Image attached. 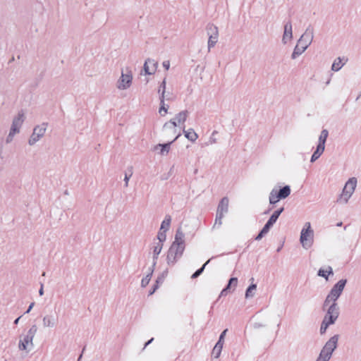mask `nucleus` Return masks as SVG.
<instances>
[{"mask_svg":"<svg viewBox=\"0 0 361 361\" xmlns=\"http://www.w3.org/2000/svg\"><path fill=\"white\" fill-rule=\"evenodd\" d=\"M185 235L180 228L176 231L174 241L170 246L166 256L169 266H173L180 259L185 250Z\"/></svg>","mask_w":361,"mask_h":361,"instance_id":"obj_1","label":"nucleus"},{"mask_svg":"<svg viewBox=\"0 0 361 361\" xmlns=\"http://www.w3.org/2000/svg\"><path fill=\"white\" fill-rule=\"evenodd\" d=\"M338 335L331 337L324 344L316 361H329L338 346Z\"/></svg>","mask_w":361,"mask_h":361,"instance_id":"obj_2","label":"nucleus"},{"mask_svg":"<svg viewBox=\"0 0 361 361\" xmlns=\"http://www.w3.org/2000/svg\"><path fill=\"white\" fill-rule=\"evenodd\" d=\"M346 283V279H341L333 286L324 302V307L331 302L337 303L336 301L343 291Z\"/></svg>","mask_w":361,"mask_h":361,"instance_id":"obj_3","label":"nucleus"},{"mask_svg":"<svg viewBox=\"0 0 361 361\" xmlns=\"http://www.w3.org/2000/svg\"><path fill=\"white\" fill-rule=\"evenodd\" d=\"M314 241V231L311 228L310 222H306L303 228L301 231L300 242L303 248L305 250L309 249L313 244Z\"/></svg>","mask_w":361,"mask_h":361,"instance_id":"obj_4","label":"nucleus"},{"mask_svg":"<svg viewBox=\"0 0 361 361\" xmlns=\"http://www.w3.org/2000/svg\"><path fill=\"white\" fill-rule=\"evenodd\" d=\"M357 185V179L355 178H350L345 183L342 193L337 199V202L346 204L352 195L353 194Z\"/></svg>","mask_w":361,"mask_h":361,"instance_id":"obj_5","label":"nucleus"},{"mask_svg":"<svg viewBox=\"0 0 361 361\" xmlns=\"http://www.w3.org/2000/svg\"><path fill=\"white\" fill-rule=\"evenodd\" d=\"M133 83V74L129 68L121 71V75L118 79L116 86L119 90H126L130 87Z\"/></svg>","mask_w":361,"mask_h":361,"instance_id":"obj_6","label":"nucleus"},{"mask_svg":"<svg viewBox=\"0 0 361 361\" xmlns=\"http://www.w3.org/2000/svg\"><path fill=\"white\" fill-rule=\"evenodd\" d=\"M47 123H42L34 128L32 133L28 140L29 145L33 146L44 137L47 131Z\"/></svg>","mask_w":361,"mask_h":361,"instance_id":"obj_7","label":"nucleus"},{"mask_svg":"<svg viewBox=\"0 0 361 361\" xmlns=\"http://www.w3.org/2000/svg\"><path fill=\"white\" fill-rule=\"evenodd\" d=\"M33 340V338L27 334L20 335L19 336L18 345V350L22 352H25V353H28L34 345Z\"/></svg>","mask_w":361,"mask_h":361,"instance_id":"obj_8","label":"nucleus"},{"mask_svg":"<svg viewBox=\"0 0 361 361\" xmlns=\"http://www.w3.org/2000/svg\"><path fill=\"white\" fill-rule=\"evenodd\" d=\"M25 120V113L23 110H20L18 112L17 115L15 116L12 121L11 128L15 130H18L20 133L21 126H23Z\"/></svg>","mask_w":361,"mask_h":361,"instance_id":"obj_9","label":"nucleus"},{"mask_svg":"<svg viewBox=\"0 0 361 361\" xmlns=\"http://www.w3.org/2000/svg\"><path fill=\"white\" fill-rule=\"evenodd\" d=\"M180 133H178L171 142H169L168 143H166V144H158V145H156L153 147V151L157 152V151L159 150V153L161 156H165V155L168 154V153L170 151L171 145L175 140H176L180 137Z\"/></svg>","mask_w":361,"mask_h":361,"instance_id":"obj_10","label":"nucleus"},{"mask_svg":"<svg viewBox=\"0 0 361 361\" xmlns=\"http://www.w3.org/2000/svg\"><path fill=\"white\" fill-rule=\"evenodd\" d=\"M157 62L152 59H147L144 63L143 69L146 75H153L157 68Z\"/></svg>","mask_w":361,"mask_h":361,"instance_id":"obj_11","label":"nucleus"},{"mask_svg":"<svg viewBox=\"0 0 361 361\" xmlns=\"http://www.w3.org/2000/svg\"><path fill=\"white\" fill-rule=\"evenodd\" d=\"M314 37L313 29L310 27H307L304 34L300 37L298 40V44L305 42L307 48L311 44Z\"/></svg>","mask_w":361,"mask_h":361,"instance_id":"obj_12","label":"nucleus"},{"mask_svg":"<svg viewBox=\"0 0 361 361\" xmlns=\"http://www.w3.org/2000/svg\"><path fill=\"white\" fill-rule=\"evenodd\" d=\"M58 319L53 315L46 314L42 317V326L53 329L56 326Z\"/></svg>","mask_w":361,"mask_h":361,"instance_id":"obj_13","label":"nucleus"},{"mask_svg":"<svg viewBox=\"0 0 361 361\" xmlns=\"http://www.w3.org/2000/svg\"><path fill=\"white\" fill-rule=\"evenodd\" d=\"M293 38L292 23L290 21L287 22L284 25V32L282 37V42L286 44Z\"/></svg>","mask_w":361,"mask_h":361,"instance_id":"obj_14","label":"nucleus"},{"mask_svg":"<svg viewBox=\"0 0 361 361\" xmlns=\"http://www.w3.org/2000/svg\"><path fill=\"white\" fill-rule=\"evenodd\" d=\"M212 32L209 35L208 39V51H209L211 48L214 47L218 39V28L216 26L211 25L209 28Z\"/></svg>","mask_w":361,"mask_h":361,"instance_id":"obj_15","label":"nucleus"},{"mask_svg":"<svg viewBox=\"0 0 361 361\" xmlns=\"http://www.w3.org/2000/svg\"><path fill=\"white\" fill-rule=\"evenodd\" d=\"M163 128L166 135L171 134L175 135L177 133V123L171 119L164 125Z\"/></svg>","mask_w":361,"mask_h":361,"instance_id":"obj_16","label":"nucleus"},{"mask_svg":"<svg viewBox=\"0 0 361 361\" xmlns=\"http://www.w3.org/2000/svg\"><path fill=\"white\" fill-rule=\"evenodd\" d=\"M229 200L227 197H223L217 207L216 213L224 215L228 211Z\"/></svg>","mask_w":361,"mask_h":361,"instance_id":"obj_17","label":"nucleus"},{"mask_svg":"<svg viewBox=\"0 0 361 361\" xmlns=\"http://www.w3.org/2000/svg\"><path fill=\"white\" fill-rule=\"evenodd\" d=\"M163 248V243L161 242H157L152 247V254H153V263L152 267H154L157 264V261L159 254L161 253Z\"/></svg>","mask_w":361,"mask_h":361,"instance_id":"obj_18","label":"nucleus"},{"mask_svg":"<svg viewBox=\"0 0 361 361\" xmlns=\"http://www.w3.org/2000/svg\"><path fill=\"white\" fill-rule=\"evenodd\" d=\"M326 315L330 316L333 318L338 319L339 316V307L337 303L331 302L329 307Z\"/></svg>","mask_w":361,"mask_h":361,"instance_id":"obj_19","label":"nucleus"},{"mask_svg":"<svg viewBox=\"0 0 361 361\" xmlns=\"http://www.w3.org/2000/svg\"><path fill=\"white\" fill-rule=\"evenodd\" d=\"M274 224L271 223V221H267L266 223V224L264 225V226L263 227V228L261 230V231L259 232V233L256 236L255 238V240H260L262 237L266 235L270 230L271 227L273 226Z\"/></svg>","mask_w":361,"mask_h":361,"instance_id":"obj_20","label":"nucleus"},{"mask_svg":"<svg viewBox=\"0 0 361 361\" xmlns=\"http://www.w3.org/2000/svg\"><path fill=\"white\" fill-rule=\"evenodd\" d=\"M307 49V46H300V44L295 47L293 52L291 55L292 59H295L298 56L301 55Z\"/></svg>","mask_w":361,"mask_h":361,"instance_id":"obj_21","label":"nucleus"},{"mask_svg":"<svg viewBox=\"0 0 361 361\" xmlns=\"http://www.w3.org/2000/svg\"><path fill=\"white\" fill-rule=\"evenodd\" d=\"M183 133L185 137L191 142H195L198 138L197 134L194 131L192 128H190L188 130H185V128H183Z\"/></svg>","mask_w":361,"mask_h":361,"instance_id":"obj_22","label":"nucleus"},{"mask_svg":"<svg viewBox=\"0 0 361 361\" xmlns=\"http://www.w3.org/2000/svg\"><path fill=\"white\" fill-rule=\"evenodd\" d=\"M329 135V132L326 129L322 130L319 137V144L317 146L322 147V149H325V142Z\"/></svg>","mask_w":361,"mask_h":361,"instance_id":"obj_23","label":"nucleus"},{"mask_svg":"<svg viewBox=\"0 0 361 361\" xmlns=\"http://www.w3.org/2000/svg\"><path fill=\"white\" fill-rule=\"evenodd\" d=\"M166 81L164 78L161 83L160 84L159 89H158V93L160 94L159 100H165V92H166Z\"/></svg>","mask_w":361,"mask_h":361,"instance_id":"obj_24","label":"nucleus"},{"mask_svg":"<svg viewBox=\"0 0 361 361\" xmlns=\"http://www.w3.org/2000/svg\"><path fill=\"white\" fill-rule=\"evenodd\" d=\"M171 221V216L169 215H166L161 224L160 231L166 232L170 228Z\"/></svg>","mask_w":361,"mask_h":361,"instance_id":"obj_25","label":"nucleus"},{"mask_svg":"<svg viewBox=\"0 0 361 361\" xmlns=\"http://www.w3.org/2000/svg\"><path fill=\"white\" fill-rule=\"evenodd\" d=\"M278 197L281 199H285L290 194V188L288 185H286L278 192Z\"/></svg>","mask_w":361,"mask_h":361,"instance_id":"obj_26","label":"nucleus"},{"mask_svg":"<svg viewBox=\"0 0 361 361\" xmlns=\"http://www.w3.org/2000/svg\"><path fill=\"white\" fill-rule=\"evenodd\" d=\"M188 116V111L187 110H185V111H182L180 112H179L178 114H176L175 119L178 121V123L179 124L183 123L186 121Z\"/></svg>","mask_w":361,"mask_h":361,"instance_id":"obj_27","label":"nucleus"},{"mask_svg":"<svg viewBox=\"0 0 361 361\" xmlns=\"http://www.w3.org/2000/svg\"><path fill=\"white\" fill-rule=\"evenodd\" d=\"M344 65L343 63H342V59L340 57L336 58L332 66H331V70L333 71H338Z\"/></svg>","mask_w":361,"mask_h":361,"instance_id":"obj_28","label":"nucleus"},{"mask_svg":"<svg viewBox=\"0 0 361 361\" xmlns=\"http://www.w3.org/2000/svg\"><path fill=\"white\" fill-rule=\"evenodd\" d=\"M324 149H322V147L317 146L316 150L313 153L311 157V162H314L317 159L319 158V157L323 154Z\"/></svg>","mask_w":361,"mask_h":361,"instance_id":"obj_29","label":"nucleus"},{"mask_svg":"<svg viewBox=\"0 0 361 361\" xmlns=\"http://www.w3.org/2000/svg\"><path fill=\"white\" fill-rule=\"evenodd\" d=\"M283 210H284V208L281 207L279 209L275 211L272 214V215L270 216V218L268 221H271V223L274 224L277 221L279 215L283 212Z\"/></svg>","mask_w":361,"mask_h":361,"instance_id":"obj_30","label":"nucleus"},{"mask_svg":"<svg viewBox=\"0 0 361 361\" xmlns=\"http://www.w3.org/2000/svg\"><path fill=\"white\" fill-rule=\"evenodd\" d=\"M232 281H235V286H236L237 283H238L237 278H231V279H230V280L228 281V283L226 286V287L225 288H224L222 290V291L221 292V296L226 295H227L228 290L230 289L231 286H232Z\"/></svg>","mask_w":361,"mask_h":361,"instance_id":"obj_31","label":"nucleus"},{"mask_svg":"<svg viewBox=\"0 0 361 361\" xmlns=\"http://www.w3.org/2000/svg\"><path fill=\"white\" fill-rule=\"evenodd\" d=\"M154 267H152V269H151L150 272L145 278H143L142 279V281H141L142 287L145 288L149 284V283L151 280V277L152 276L153 271H154Z\"/></svg>","mask_w":361,"mask_h":361,"instance_id":"obj_32","label":"nucleus"},{"mask_svg":"<svg viewBox=\"0 0 361 361\" xmlns=\"http://www.w3.org/2000/svg\"><path fill=\"white\" fill-rule=\"evenodd\" d=\"M256 289H257L256 284L250 285L246 290L245 298H252L255 295V291L256 290Z\"/></svg>","mask_w":361,"mask_h":361,"instance_id":"obj_33","label":"nucleus"},{"mask_svg":"<svg viewBox=\"0 0 361 361\" xmlns=\"http://www.w3.org/2000/svg\"><path fill=\"white\" fill-rule=\"evenodd\" d=\"M277 193L278 192L276 190H271V192H270V195H269L270 204H274L279 201V200L281 198L278 197Z\"/></svg>","mask_w":361,"mask_h":361,"instance_id":"obj_34","label":"nucleus"},{"mask_svg":"<svg viewBox=\"0 0 361 361\" xmlns=\"http://www.w3.org/2000/svg\"><path fill=\"white\" fill-rule=\"evenodd\" d=\"M328 274H333L332 268L331 267H328V270H324V269H320L318 271V275L319 276H322V277L325 278L326 280L328 279V277H327Z\"/></svg>","mask_w":361,"mask_h":361,"instance_id":"obj_35","label":"nucleus"},{"mask_svg":"<svg viewBox=\"0 0 361 361\" xmlns=\"http://www.w3.org/2000/svg\"><path fill=\"white\" fill-rule=\"evenodd\" d=\"M38 330V327L36 324H32L30 328L27 331L26 334L34 339L37 332Z\"/></svg>","mask_w":361,"mask_h":361,"instance_id":"obj_36","label":"nucleus"},{"mask_svg":"<svg viewBox=\"0 0 361 361\" xmlns=\"http://www.w3.org/2000/svg\"><path fill=\"white\" fill-rule=\"evenodd\" d=\"M222 348H223V346H221V345H219L216 344L215 346L214 347L213 350H212V355L215 358H218L220 356V355H221Z\"/></svg>","mask_w":361,"mask_h":361,"instance_id":"obj_37","label":"nucleus"},{"mask_svg":"<svg viewBox=\"0 0 361 361\" xmlns=\"http://www.w3.org/2000/svg\"><path fill=\"white\" fill-rule=\"evenodd\" d=\"M17 133H19V132H18V130H15L10 128L9 133L6 139V143L11 142L13 140L15 135Z\"/></svg>","mask_w":361,"mask_h":361,"instance_id":"obj_38","label":"nucleus"},{"mask_svg":"<svg viewBox=\"0 0 361 361\" xmlns=\"http://www.w3.org/2000/svg\"><path fill=\"white\" fill-rule=\"evenodd\" d=\"M160 108L159 109V113L161 116H165L167 114L168 108L165 106V100H160Z\"/></svg>","mask_w":361,"mask_h":361,"instance_id":"obj_39","label":"nucleus"},{"mask_svg":"<svg viewBox=\"0 0 361 361\" xmlns=\"http://www.w3.org/2000/svg\"><path fill=\"white\" fill-rule=\"evenodd\" d=\"M210 262V259L207 260L204 265L199 269H197L191 276L192 279L198 277L204 271L205 266Z\"/></svg>","mask_w":361,"mask_h":361,"instance_id":"obj_40","label":"nucleus"},{"mask_svg":"<svg viewBox=\"0 0 361 361\" xmlns=\"http://www.w3.org/2000/svg\"><path fill=\"white\" fill-rule=\"evenodd\" d=\"M336 321V319L333 318L332 316L330 317V316H327L325 314L322 322L324 323L328 324V325L329 326L331 324H334Z\"/></svg>","mask_w":361,"mask_h":361,"instance_id":"obj_41","label":"nucleus"},{"mask_svg":"<svg viewBox=\"0 0 361 361\" xmlns=\"http://www.w3.org/2000/svg\"><path fill=\"white\" fill-rule=\"evenodd\" d=\"M224 215H222L221 214H217L216 213V219H215L214 227H215L216 226H221V224H222V219L224 218Z\"/></svg>","mask_w":361,"mask_h":361,"instance_id":"obj_42","label":"nucleus"},{"mask_svg":"<svg viewBox=\"0 0 361 361\" xmlns=\"http://www.w3.org/2000/svg\"><path fill=\"white\" fill-rule=\"evenodd\" d=\"M226 332H227V329H225L224 331H222V333L221 334V335L219 336L218 342L216 343V345H219L221 346L224 345V337L226 336Z\"/></svg>","mask_w":361,"mask_h":361,"instance_id":"obj_43","label":"nucleus"},{"mask_svg":"<svg viewBox=\"0 0 361 361\" xmlns=\"http://www.w3.org/2000/svg\"><path fill=\"white\" fill-rule=\"evenodd\" d=\"M165 233L166 232L161 231H159L158 235H157V238L159 240V242H161V243H163V242L166 240V235Z\"/></svg>","mask_w":361,"mask_h":361,"instance_id":"obj_44","label":"nucleus"},{"mask_svg":"<svg viewBox=\"0 0 361 361\" xmlns=\"http://www.w3.org/2000/svg\"><path fill=\"white\" fill-rule=\"evenodd\" d=\"M167 274V271H166L164 273H163L161 276H159L157 279L156 280V283L160 284L164 282V280L165 279V276Z\"/></svg>","mask_w":361,"mask_h":361,"instance_id":"obj_45","label":"nucleus"},{"mask_svg":"<svg viewBox=\"0 0 361 361\" xmlns=\"http://www.w3.org/2000/svg\"><path fill=\"white\" fill-rule=\"evenodd\" d=\"M329 326L328 325V324H326V323H324L323 322H322V324H321V327H320V334H323L326 332V329H328Z\"/></svg>","mask_w":361,"mask_h":361,"instance_id":"obj_46","label":"nucleus"},{"mask_svg":"<svg viewBox=\"0 0 361 361\" xmlns=\"http://www.w3.org/2000/svg\"><path fill=\"white\" fill-rule=\"evenodd\" d=\"M130 176H131V175L128 176L126 173L125 174L124 181H125L126 187L128 186V182H129V179H130Z\"/></svg>","mask_w":361,"mask_h":361,"instance_id":"obj_47","label":"nucleus"},{"mask_svg":"<svg viewBox=\"0 0 361 361\" xmlns=\"http://www.w3.org/2000/svg\"><path fill=\"white\" fill-rule=\"evenodd\" d=\"M173 98H172V94L170 93V92H165V99L166 100H171Z\"/></svg>","mask_w":361,"mask_h":361,"instance_id":"obj_48","label":"nucleus"},{"mask_svg":"<svg viewBox=\"0 0 361 361\" xmlns=\"http://www.w3.org/2000/svg\"><path fill=\"white\" fill-rule=\"evenodd\" d=\"M163 66L165 68L166 70H168L170 67V63L169 61H165L163 62Z\"/></svg>","mask_w":361,"mask_h":361,"instance_id":"obj_49","label":"nucleus"},{"mask_svg":"<svg viewBox=\"0 0 361 361\" xmlns=\"http://www.w3.org/2000/svg\"><path fill=\"white\" fill-rule=\"evenodd\" d=\"M35 305V302H31L25 314H28Z\"/></svg>","mask_w":361,"mask_h":361,"instance_id":"obj_50","label":"nucleus"},{"mask_svg":"<svg viewBox=\"0 0 361 361\" xmlns=\"http://www.w3.org/2000/svg\"><path fill=\"white\" fill-rule=\"evenodd\" d=\"M159 284L155 283L154 285L152 290L149 292V295H152L156 291V290L159 288Z\"/></svg>","mask_w":361,"mask_h":361,"instance_id":"obj_51","label":"nucleus"},{"mask_svg":"<svg viewBox=\"0 0 361 361\" xmlns=\"http://www.w3.org/2000/svg\"><path fill=\"white\" fill-rule=\"evenodd\" d=\"M264 326H265L264 324H260V323H255L254 324V328L255 329H258V328H260V327H263Z\"/></svg>","mask_w":361,"mask_h":361,"instance_id":"obj_52","label":"nucleus"},{"mask_svg":"<svg viewBox=\"0 0 361 361\" xmlns=\"http://www.w3.org/2000/svg\"><path fill=\"white\" fill-rule=\"evenodd\" d=\"M39 295H44V286L43 284H41V287L39 290Z\"/></svg>","mask_w":361,"mask_h":361,"instance_id":"obj_53","label":"nucleus"},{"mask_svg":"<svg viewBox=\"0 0 361 361\" xmlns=\"http://www.w3.org/2000/svg\"><path fill=\"white\" fill-rule=\"evenodd\" d=\"M152 341H153V338H151L149 341H148L145 343V346H144V348H145L147 347V345H148L149 344H150V343L152 342Z\"/></svg>","mask_w":361,"mask_h":361,"instance_id":"obj_54","label":"nucleus"},{"mask_svg":"<svg viewBox=\"0 0 361 361\" xmlns=\"http://www.w3.org/2000/svg\"><path fill=\"white\" fill-rule=\"evenodd\" d=\"M21 317H22V316H20V317H18L17 319H15V321H14V324H18L19 320H20V319L21 318Z\"/></svg>","mask_w":361,"mask_h":361,"instance_id":"obj_55","label":"nucleus"},{"mask_svg":"<svg viewBox=\"0 0 361 361\" xmlns=\"http://www.w3.org/2000/svg\"><path fill=\"white\" fill-rule=\"evenodd\" d=\"M342 225V222H339L337 224V226H341Z\"/></svg>","mask_w":361,"mask_h":361,"instance_id":"obj_56","label":"nucleus"},{"mask_svg":"<svg viewBox=\"0 0 361 361\" xmlns=\"http://www.w3.org/2000/svg\"><path fill=\"white\" fill-rule=\"evenodd\" d=\"M216 142L215 139H212V143H214Z\"/></svg>","mask_w":361,"mask_h":361,"instance_id":"obj_57","label":"nucleus"},{"mask_svg":"<svg viewBox=\"0 0 361 361\" xmlns=\"http://www.w3.org/2000/svg\"><path fill=\"white\" fill-rule=\"evenodd\" d=\"M302 44V46H304L305 45V42H302V43H300Z\"/></svg>","mask_w":361,"mask_h":361,"instance_id":"obj_58","label":"nucleus"},{"mask_svg":"<svg viewBox=\"0 0 361 361\" xmlns=\"http://www.w3.org/2000/svg\"><path fill=\"white\" fill-rule=\"evenodd\" d=\"M82 357V355H80L79 358H78V361H80V360L81 359Z\"/></svg>","mask_w":361,"mask_h":361,"instance_id":"obj_59","label":"nucleus"},{"mask_svg":"<svg viewBox=\"0 0 361 361\" xmlns=\"http://www.w3.org/2000/svg\"><path fill=\"white\" fill-rule=\"evenodd\" d=\"M232 285L235 286V281H232Z\"/></svg>","mask_w":361,"mask_h":361,"instance_id":"obj_60","label":"nucleus"}]
</instances>
